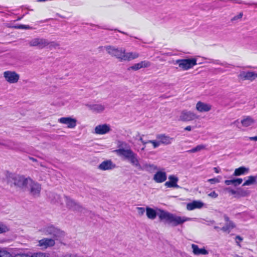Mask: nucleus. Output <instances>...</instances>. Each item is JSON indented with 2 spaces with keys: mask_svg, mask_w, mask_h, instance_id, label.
<instances>
[{
  "mask_svg": "<svg viewBox=\"0 0 257 257\" xmlns=\"http://www.w3.org/2000/svg\"><path fill=\"white\" fill-rule=\"evenodd\" d=\"M5 176L8 184L12 183L17 188L28 191L33 196H37L41 192V185L30 177H26L9 171L5 173Z\"/></svg>",
  "mask_w": 257,
  "mask_h": 257,
  "instance_id": "1",
  "label": "nucleus"
},
{
  "mask_svg": "<svg viewBox=\"0 0 257 257\" xmlns=\"http://www.w3.org/2000/svg\"><path fill=\"white\" fill-rule=\"evenodd\" d=\"M104 49L108 54L115 57L119 62L130 61L140 57V54L138 52H126L125 50L122 48L107 45L104 47Z\"/></svg>",
  "mask_w": 257,
  "mask_h": 257,
  "instance_id": "2",
  "label": "nucleus"
},
{
  "mask_svg": "<svg viewBox=\"0 0 257 257\" xmlns=\"http://www.w3.org/2000/svg\"><path fill=\"white\" fill-rule=\"evenodd\" d=\"M158 215L162 220H165L167 223L171 224L174 226L182 224L186 221L192 220V218L185 216H180L169 213V212L159 209Z\"/></svg>",
  "mask_w": 257,
  "mask_h": 257,
  "instance_id": "3",
  "label": "nucleus"
},
{
  "mask_svg": "<svg viewBox=\"0 0 257 257\" xmlns=\"http://www.w3.org/2000/svg\"><path fill=\"white\" fill-rule=\"evenodd\" d=\"M117 154L122 156L127 159L130 163L138 170L142 171L145 168L140 163V160L137 155L134 153L131 149H118L115 151Z\"/></svg>",
  "mask_w": 257,
  "mask_h": 257,
  "instance_id": "4",
  "label": "nucleus"
},
{
  "mask_svg": "<svg viewBox=\"0 0 257 257\" xmlns=\"http://www.w3.org/2000/svg\"><path fill=\"white\" fill-rule=\"evenodd\" d=\"M174 65H177V69L182 71H187L193 68L197 65L196 58L178 59L173 61Z\"/></svg>",
  "mask_w": 257,
  "mask_h": 257,
  "instance_id": "5",
  "label": "nucleus"
},
{
  "mask_svg": "<svg viewBox=\"0 0 257 257\" xmlns=\"http://www.w3.org/2000/svg\"><path fill=\"white\" fill-rule=\"evenodd\" d=\"M174 138L164 134L156 135V140H149L148 143L151 144L154 149L158 148L161 145H169L172 144Z\"/></svg>",
  "mask_w": 257,
  "mask_h": 257,
  "instance_id": "6",
  "label": "nucleus"
},
{
  "mask_svg": "<svg viewBox=\"0 0 257 257\" xmlns=\"http://www.w3.org/2000/svg\"><path fill=\"white\" fill-rule=\"evenodd\" d=\"M199 118V116L194 111L183 109L177 116L178 120L181 122H188L196 120Z\"/></svg>",
  "mask_w": 257,
  "mask_h": 257,
  "instance_id": "7",
  "label": "nucleus"
},
{
  "mask_svg": "<svg viewBox=\"0 0 257 257\" xmlns=\"http://www.w3.org/2000/svg\"><path fill=\"white\" fill-rule=\"evenodd\" d=\"M5 81L10 84L18 83L20 79V74L14 70H6L3 73Z\"/></svg>",
  "mask_w": 257,
  "mask_h": 257,
  "instance_id": "8",
  "label": "nucleus"
},
{
  "mask_svg": "<svg viewBox=\"0 0 257 257\" xmlns=\"http://www.w3.org/2000/svg\"><path fill=\"white\" fill-rule=\"evenodd\" d=\"M48 44V40L39 37L33 38L28 42L30 47H37L39 49L46 47Z\"/></svg>",
  "mask_w": 257,
  "mask_h": 257,
  "instance_id": "9",
  "label": "nucleus"
},
{
  "mask_svg": "<svg viewBox=\"0 0 257 257\" xmlns=\"http://www.w3.org/2000/svg\"><path fill=\"white\" fill-rule=\"evenodd\" d=\"M64 204H65V205L68 209L78 212H81L83 210V208L71 198L68 197H65L64 198Z\"/></svg>",
  "mask_w": 257,
  "mask_h": 257,
  "instance_id": "10",
  "label": "nucleus"
},
{
  "mask_svg": "<svg viewBox=\"0 0 257 257\" xmlns=\"http://www.w3.org/2000/svg\"><path fill=\"white\" fill-rule=\"evenodd\" d=\"M111 131L110 124L101 123L97 125L94 128L93 133L98 135H103L109 133Z\"/></svg>",
  "mask_w": 257,
  "mask_h": 257,
  "instance_id": "11",
  "label": "nucleus"
},
{
  "mask_svg": "<svg viewBox=\"0 0 257 257\" xmlns=\"http://www.w3.org/2000/svg\"><path fill=\"white\" fill-rule=\"evenodd\" d=\"M44 232L46 235H51L52 238L58 239L59 237L64 235V232L59 229L55 228L53 226H47L44 229Z\"/></svg>",
  "mask_w": 257,
  "mask_h": 257,
  "instance_id": "12",
  "label": "nucleus"
},
{
  "mask_svg": "<svg viewBox=\"0 0 257 257\" xmlns=\"http://www.w3.org/2000/svg\"><path fill=\"white\" fill-rule=\"evenodd\" d=\"M58 122L66 125L68 128H74L77 124V120L72 117H62L58 119Z\"/></svg>",
  "mask_w": 257,
  "mask_h": 257,
  "instance_id": "13",
  "label": "nucleus"
},
{
  "mask_svg": "<svg viewBox=\"0 0 257 257\" xmlns=\"http://www.w3.org/2000/svg\"><path fill=\"white\" fill-rule=\"evenodd\" d=\"M56 240L54 238H43L38 241L37 245L42 249H46L54 246Z\"/></svg>",
  "mask_w": 257,
  "mask_h": 257,
  "instance_id": "14",
  "label": "nucleus"
},
{
  "mask_svg": "<svg viewBox=\"0 0 257 257\" xmlns=\"http://www.w3.org/2000/svg\"><path fill=\"white\" fill-rule=\"evenodd\" d=\"M212 105L210 103L198 101L195 104V109L200 113L208 112L212 109Z\"/></svg>",
  "mask_w": 257,
  "mask_h": 257,
  "instance_id": "15",
  "label": "nucleus"
},
{
  "mask_svg": "<svg viewBox=\"0 0 257 257\" xmlns=\"http://www.w3.org/2000/svg\"><path fill=\"white\" fill-rule=\"evenodd\" d=\"M238 78L241 80H249L252 81L257 78V72L253 71H242L240 73Z\"/></svg>",
  "mask_w": 257,
  "mask_h": 257,
  "instance_id": "16",
  "label": "nucleus"
},
{
  "mask_svg": "<svg viewBox=\"0 0 257 257\" xmlns=\"http://www.w3.org/2000/svg\"><path fill=\"white\" fill-rule=\"evenodd\" d=\"M85 106L90 110L95 113H101L103 112L105 109V106L102 104H90L87 103Z\"/></svg>",
  "mask_w": 257,
  "mask_h": 257,
  "instance_id": "17",
  "label": "nucleus"
},
{
  "mask_svg": "<svg viewBox=\"0 0 257 257\" xmlns=\"http://www.w3.org/2000/svg\"><path fill=\"white\" fill-rule=\"evenodd\" d=\"M205 206V204L200 200H194L187 204L186 208L189 211L195 209H201Z\"/></svg>",
  "mask_w": 257,
  "mask_h": 257,
  "instance_id": "18",
  "label": "nucleus"
},
{
  "mask_svg": "<svg viewBox=\"0 0 257 257\" xmlns=\"http://www.w3.org/2000/svg\"><path fill=\"white\" fill-rule=\"evenodd\" d=\"M151 63L150 62L144 60L142 61L139 63H135L130 67V69L134 71H137L142 68H147L151 66Z\"/></svg>",
  "mask_w": 257,
  "mask_h": 257,
  "instance_id": "19",
  "label": "nucleus"
},
{
  "mask_svg": "<svg viewBox=\"0 0 257 257\" xmlns=\"http://www.w3.org/2000/svg\"><path fill=\"white\" fill-rule=\"evenodd\" d=\"M167 179V175L165 172L159 171L154 175L153 180L157 183L164 182Z\"/></svg>",
  "mask_w": 257,
  "mask_h": 257,
  "instance_id": "20",
  "label": "nucleus"
},
{
  "mask_svg": "<svg viewBox=\"0 0 257 257\" xmlns=\"http://www.w3.org/2000/svg\"><path fill=\"white\" fill-rule=\"evenodd\" d=\"M115 168V165L112 163L111 161L107 160L102 162L100 164L98 168L102 171H106L113 169Z\"/></svg>",
  "mask_w": 257,
  "mask_h": 257,
  "instance_id": "21",
  "label": "nucleus"
},
{
  "mask_svg": "<svg viewBox=\"0 0 257 257\" xmlns=\"http://www.w3.org/2000/svg\"><path fill=\"white\" fill-rule=\"evenodd\" d=\"M191 248L192 252L195 255H207L208 254V251L205 248H199L196 244H192Z\"/></svg>",
  "mask_w": 257,
  "mask_h": 257,
  "instance_id": "22",
  "label": "nucleus"
},
{
  "mask_svg": "<svg viewBox=\"0 0 257 257\" xmlns=\"http://www.w3.org/2000/svg\"><path fill=\"white\" fill-rule=\"evenodd\" d=\"M178 178L177 177L171 175L169 177V181L165 183V185L167 187L178 188Z\"/></svg>",
  "mask_w": 257,
  "mask_h": 257,
  "instance_id": "23",
  "label": "nucleus"
},
{
  "mask_svg": "<svg viewBox=\"0 0 257 257\" xmlns=\"http://www.w3.org/2000/svg\"><path fill=\"white\" fill-rule=\"evenodd\" d=\"M242 126L247 127L252 126L254 123L255 120L250 116H247L240 120Z\"/></svg>",
  "mask_w": 257,
  "mask_h": 257,
  "instance_id": "24",
  "label": "nucleus"
},
{
  "mask_svg": "<svg viewBox=\"0 0 257 257\" xmlns=\"http://www.w3.org/2000/svg\"><path fill=\"white\" fill-rule=\"evenodd\" d=\"M257 184V175L256 176H249L247 177L242 184V186H248Z\"/></svg>",
  "mask_w": 257,
  "mask_h": 257,
  "instance_id": "25",
  "label": "nucleus"
},
{
  "mask_svg": "<svg viewBox=\"0 0 257 257\" xmlns=\"http://www.w3.org/2000/svg\"><path fill=\"white\" fill-rule=\"evenodd\" d=\"M146 215L149 219L154 220L158 215V212L152 208L147 207L146 208Z\"/></svg>",
  "mask_w": 257,
  "mask_h": 257,
  "instance_id": "26",
  "label": "nucleus"
},
{
  "mask_svg": "<svg viewBox=\"0 0 257 257\" xmlns=\"http://www.w3.org/2000/svg\"><path fill=\"white\" fill-rule=\"evenodd\" d=\"M249 171V169L248 168L242 166L235 169L233 175L235 176H239L242 175L247 174Z\"/></svg>",
  "mask_w": 257,
  "mask_h": 257,
  "instance_id": "27",
  "label": "nucleus"
},
{
  "mask_svg": "<svg viewBox=\"0 0 257 257\" xmlns=\"http://www.w3.org/2000/svg\"><path fill=\"white\" fill-rule=\"evenodd\" d=\"M225 220L227 221V223L225 226H223L221 230L223 231H229V230L235 227V224L233 222L229 220V219L227 217H226Z\"/></svg>",
  "mask_w": 257,
  "mask_h": 257,
  "instance_id": "28",
  "label": "nucleus"
},
{
  "mask_svg": "<svg viewBox=\"0 0 257 257\" xmlns=\"http://www.w3.org/2000/svg\"><path fill=\"white\" fill-rule=\"evenodd\" d=\"M250 194V191L243 188H239L238 189L237 198L248 197L249 196Z\"/></svg>",
  "mask_w": 257,
  "mask_h": 257,
  "instance_id": "29",
  "label": "nucleus"
},
{
  "mask_svg": "<svg viewBox=\"0 0 257 257\" xmlns=\"http://www.w3.org/2000/svg\"><path fill=\"white\" fill-rule=\"evenodd\" d=\"M65 197V196L62 197L59 195L55 194L53 195L52 200L55 203H57L61 205H64V198Z\"/></svg>",
  "mask_w": 257,
  "mask_h": 257,
  "instance_id": "30",
  "label": "nucleus"
},
{
  "mask_svg": "<svg viewBox=\"0 0 257 257\" xmlns=\"http://www.w3.org/2000/svg\"><path fill=\"white\" fill-rule=\"evenodd\" d=\"M206 149V147L204 145H199L192 149L188 151L189 153H195L201 152Z\"/></svg>",
  "mask_w": 257,
  "mask_h": 257,
  "instance_id": "31",
  "label": "nucleus"
},
{
  "mask_svg": "<svg viewBox=\"0 0 257 257\" xmlns=\"http://www.w3.org/2000/svg\"><path fill=\"white\" fill-rule=\"evenodd\" d=\"M221 179V177L220 176H218L216 178L209 179L207 180V181L209 182L211 184H215L219 183L220 182Z\"/></svg>",
  "mask_w": 257,
  "mask_h": 257,
  "instance_id": "32",
  "label": "nucleus"
},
{
  "mask_svg": "<svg viewBox=\"0 0 257 257\" xmlns=\"http://www.w3.org/2000/svg\"><path fill=\"white\" fill-rule=\"evenodd\" d=\"M136 210L138 215L139 216H142L144 215L145 211H146V209L144 207H138L136 208Z\"/></svg>",
  "mask_w": 257,
  "mask_h": 257,
  "instance_id": "33",
  "label": "nucleus"
},
{
  "mask_svg": "<svg viewBox=\"0 0 257 257\" xmlns=\"http://www.w3.org/2000/svg\"><path fill=\"white\" fill-rule=\"evenodd\" d=\"M9 227L5 224L0 222V233H3L8 231Z\"/></svg>",
  "mask_w": 257,
  "mask_h": 257,
  "instance_id": "34",
  "label": "nucleus"
},
{
  "mask_svg": "<svg viewBox=\"0 0 257 257\" xmlns=\"http://www.w3.org/2000/svg\"><path fill=\"white\" fill-rule=\"evenodd\" d=\"M14 28L18 29H26V30H30L32 29V28L29 25H18L14 26Z\"/></svg>",
  "mask_w": 257,
  "mask_h": 257,
  "instance_id": "35",
  "label": "nucleus"
},
{
  "mask_svg": "<svg viewBox=\"0 0 257 257\" xmlns=\"http://www.w3.org/2000/svg\"><path fill=\"white\" fill-rule=\"evenodd\" d=\"M243 14L242 13H240L237 15L234 16L231 19V22H233L234 21H237L238 20H240L242 17Z\"/></svg>",
  "mask_w": 257,
  "mask_h": 257,
  "instance_id": "36",
  "label": "nucleus"
},
{
  "mask_svg": "<svg viewBox=\"0 0 257 257\" xmlns=\"http://www.w3.org/2000/svg\"><path fill=\"white\" fill-rule=\"evenodd\" d=\"M134 138L137 141H140L144 145L148 143V142H145L143 139V136H141L140 134L138 133L136 134V136L134 137Z\"/></svg>",
  "mask_w": 257,
  "mask_h": 257,
  "instance_id": "37",
  "label": "nucleus"
},
{
  "mask_svg": "<svg viewBox=\"0 0 257 257\" xmlns=\"http://www.w3.org/2000/svg\"><path fill=\"white\" fill-rule=\"evenodd\" d=\"M242 179L241 178H236L233 179V185L234 186H238L241 184L242 182Z\"/></svg>",
  "mask_w": 257,
  "mask_h": 257,
  "instance_id": "38",
  "label": "nucleus"
},
{
  "mask_svg": "<svg viewBox=\"0 0 257 257\" xmlns=\"http://www.w3.org/2000/svg\"><path fill=\"white\" fill-rule=\"evenodd\" d=\"M48 44L47 45V47L49 46L50 48H56V47H57L59 45L58 44H57L56 43L54 42H49L48 40Z\"/></svg>",
  "mask_w": 257,
  "mask_h": 257,
  "instance_id": "39",
  "label": "nucleus"
},
{
  "mask_svg": "<svg viewBox=\"0 0 257 257\" xmlns=\"http://www.w3.org/2000/svg\"><path fill=\"white\" fill-rule=\"evenodd\" d=\"M0 257H12V255L7 251H3L0 252Z\"/></svg>",
  "mask_w": 257,
  "mask_h": 257,
  "instance_id": "40",
  "label": "nucleus"
},
{
  "mask_svg": "<svg viewBox=\"0 0 257 257\" xmlns=\"http://www.w3.org/2000/svg\"><path fill=\"white\" fill-rule=\"evenodd\" d=\"M32 257H49L47 254L44 253H36L32 255Z\"/></svg>",
  "mask_w": 257,
  "mask_h": 257,
  "instance_id": "41",
  "label": "nucleus"
},
{
  "mask_svg": "<svg viewBox=\"0 0 257 257\" xmlns=\"http://www.w3.org/2000/svg\"><path fill=\"white\" fill-rule=\"evenodd\" d=\"M208 196L211 198L215 199L218 195V194L214 191L208 194Z\"/></svg>",
  "mask_w": 257,
  "mask_h": 257,
  "instance_id": "42",
  "label": "nucleus"
},
{
  "mask_svg": "<svg viewBox=\"0 0 257 257\" xmlns=\"http://www.w3.org/2000/svg\"><path fill=\"white\" fill-rule=\"evenodd\" d=\"M227 189L228 190L229 192L231 194H232V195H235V197L237 198L238 190L237 191H236V190H234L233 189H230V188H227Z\"/></svg>",
  "mask_w": 257,
  "mask_h": 257,
  "instance_id": "43",
  "label": "nucleus"
},
{
  "mask_svg": "<svg viewBox=\"0 0 257 257\" xmlns=\"http://www.w3.org/2000/svg\"><path fill=\"white\" fill-rule=\"evenodd\" d=\"M14 257H32V255L26 254H19L16 255Z\"/></svg>",
  "mask_w": 257,
  "mask_h": 257,
  "instance_id": "44",
  "label": "nucleus"
},
{
  "mask_svg": "<svg viewBox=\"0 0 257 257\" xmlns=\"http://www.w3.org/2000/svg\"><path fill=\"white\" fill-rule=\"evenodd\" d=\"M242 238L240 237V236H236L235 237V241L237 244L239 243V242L242 241Z\"/></svg>",
  "mask_w": 257,
  "mask_h": 257,
  "instance_id": "45",
  "label": "nucleus"
},
{
  "mask_svg": "<svg viewBox=\"0 0 257 257\" xmlns=\"http://www.w3.org/2000/svg\"><path fill=\"white\" fill-rule=\"evenodd\" d=\"M225 183L227 185H231V184H232L233 185V179L232 180H225Z\"/></svg>",
  "mask_w": 257,
  "mask_h": 257,
  "instance_id": "46",
  "label": "nucleus"
},
{
  "mask_svg": "<svg viewBox=\"0 0 257 257\" xmlns=\"http://www.w3.org/2000/svg\"><path fill=\"white\" fill-rule=\"evenodd\" d=\"M192 128V126H190V125H188V126H187L186 127H185L184 128V130H185V131H186L190 132V131H191Z\"/></svg>",
  "mask_w": 257,
  "mask_h": 257,
  "instance_id": "47",
  "label": "nucleus"
},
{
  "mask_svg": "<svg viewBox=\"0 0 257 257\" xmlns=\"http://www.w3.org/2000/svg\"><path fill=\"white\" fill-rule=\"evenodd\" d=\"M248 139L251 141H257V136L249 137Z\"/></svg>",
  "mask_w": 257,
  "mask_h": 257,
  "instance_id": "48",
  "label": "nucleus"
},
{
  "mask_svg": "<svg viewBox=\"0 0 257 257\" xmlns=\"http://www.w3.org/2000/svg\"><path fill=\"white\" fill-rule=\"evenodd\" d=\"M213 170L216 173H219L220 172V169L218 168L215 167L213 168Z\"/></svg>",
  "mask_w": 257,
  "mask_h": 257,
  "instance_id": "49",
  "label": "nucleus"
},
{
  "mask_svg": "<svg viewBox=\"0 0 257 257\" xmlns=\"http://www.w3.org/2000/svg\"><path fill=\"white\" fill-rule=\"evenodd\" d=\"M238 123H239V120H236V121H235L234 122V124H235V125H236L238 127H239V126H238L237 125V124H238Z\"/></svg>",
  "mask_w": 257,
  "mask_h": 257,
  "instance_id": "50",
  "label": "nucleus"
},
{
  "mask_svg": "<svg viewBox=\"0 0 257 257\" xmlns=\"http://www.w3.org/2000/svg\"><path fill=\"white\" fill-rule=\"evenodd\" d=\"M69 257H75V256L74 255H70Z\"/></svg>",
  "mask_w": 257,
  "mask_h": 257,
  "instance_id": "51",
  "label": "nucleus"
},
{
  "mask_svg": "<svg viewBox=\"0 0 257 257\" xmlns=\"http://www.w3.org/2000/svg\"><path fill=\"white\" fill-rule=\"evenodd\" d=\"M102 47H99V49H102Z\"/></svg>",
  "mask_w": 257,
  "mask_h": 257,
  "instance_id": "52",
  "label": "nucleus"
}]
</instances>
